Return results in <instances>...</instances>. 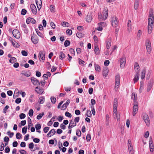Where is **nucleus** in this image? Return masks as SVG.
I'll return each mask as SVG.
<instances>
[{
    "mask_svg": "<svg viewBox=\"0 0 154 154\" xmlns=\"http://www.w3.org/2000/svg\"><path fill=\"white\" fill-rule=\"evenodd\" d=\"M35 30L38 35L41 37H42L43 36V35L40 32L38 29H35Z\"/></svg>",
    "mask_w": 154,
    "mask_h": 154,
    "instance_id": "46",
    "label": "nucleus"
},
{
    "mask_svg": "<svg viewBox=\"0 0 154 154\" xmlns=\"http://www.w3.org/2000/svg\"><path fill=\"white\" fill-rule=\"evenodd\" d=\"M76 135L79 137H80L81 136V132L79 130H76Z\"/></svg>",
    "mask_w": 154,
    "mask_h": 154,
    "instance_id": "49",
    "label": "nucleus"
},
{
    "mask_svg": "<svg viewBox=\"0 0 154 154\" xmlns=\"http://www.w3.org/2000/svg\"><path fill=\"white\" fill-rule=\"evenodd\" d=\"M138 108V107L137 102L134 101L133 107V112L132 113L133 116H135L136 114L137 113Z\"/></svg>",
    "mask_w": 154,
    "mask_h": 154,
    "instance_id": "5",
    "label": "nucleus"
},
{
    "mask_svg": "<svg viewBox=\"0 0 154 154\" xmlns=\"http://www.w3.org/2000/svg\"><path fill=\"white\" fill-rule=\"evenodd\" d=\"M139 2L138 0H136L134 3V8L135 10H137V9Z\"/></svg>",
    "mask_w": 154,
    "mask_h": 154,
    "instance_id": "25",
    "label": "nucleus"
},
{
    "mask_svg": "<svg viewBox=\"0 0 154 154\" xmlns=\"http://www.w3.org/2000/svg\"><path fill=\"white\" fill-rule=\"evenodd\" d=\"M21 54L23 55L26 56L27 55V52L23 50L21 51Z\"/></svg>",
    "mask_w": 154,
    "mask_h": 154,
    "instance_id": "58",
    "label": "nucleus"
},
{
    "mask_svg": "<svg viewBox=\"0 0 154 154\" xmlns=\"http://www.w3.org/2000/svg\"><path fill=\"white\" fill-rule=\"evenodd\" d=\"M141 31L140 30H139L138 32L137 35V40H139L140 39V37L141 36Z\"/></svg>",
    "mask_w": 154,
    "mask_h": 154,
    "instance_id": "29",
    "label": "nucleus"
},
{
    "mask_svg": "<svg viewBox=\"0 0 154 154\" xmlns=\"http://www.w3.org/2000/svg\"><path fill=\"white\" fill-rule=\"evenodd\" d=\"M111 45V42L110 41H108L106 43V48L107 49H109L110 48Z\"/></svg>",
    "mask_w": 154,
    "mask_h": 154,
    "instance_id": "50",
    "label": "nucleus"
},
{
    "mask_svg": "<svg viewBox=\"0 0 154 154\" xmlns=\"http://www.w3.org/2000/svg\"><path fill=\"white\" fill-rule=\"evenodd\" d=\"M94 51L96 54H98L99 53V49L98 47H95Z\"/></svg>",
    "mask_w": 154,
    "mask_h": 154,
    "instance_id": "43",
    "label": "nucleus"
},
{
    "mask_svg": "<svg viewBox=\"0 0 154 154\" xmlns=\"http://www.w3.org/2000/svg\"><path fill=\"white\" fill-rule=\"evenodd\" d=\"M114 115L116 118L117 121H119L120 120L119 115L117 114V112H114Z\"/></svg>",
    "mask_w": 154,
    "mask_h": 154,
    "instance_id": "38",
    "label": "nucleus"
},
{
    "mask_svg": "<svg viewBox=\"0 0 154 154\" xmlns=\"http://www.w3.org/2000/svg\"><path fill=\"white\" fill-rule=\"evenodd\" d=\"M98 27L97 29H97L99 31H101L103 29V27L99 23L98 24Z\"/></svg>",
    "mask_w": 154,
    "mask_h": 154,
    "instance_id": "60",
    "label": "nucleus"
},
{
    "mask_svg": "<svg viewBox=\"0 0 154 154\" xmlns=\"http://www.w3.org/2000/svg\"><path fill=\"white\" fill-rule=\"evenodd\" d=\"M78 60L79 64L83 66H84L85 64L83 63L85 62L80 58L78 59Z\"/></svg>",
    "mask_w": 154,
    "mask_h": 154,
    "instance_id": "41",
    "label": "nucleus"
},
{
    "mask_svg": "<svg viewBox=\"0 0 154 154\" xmlns=\"http://www.w3.org/2000/svg\"><path fill=\"white\" fill-rule=\"evenodd\" d=\"M41 125L40 124H36L35 125V128L36 131L40 129L41 128Z\"/></svg>",
    "mask_w": 154,
    "mask_h": 154,
    "instance_id": "42",
    "label": "nucleus"
},
{
    "mask_svg": "<svg viewBox=\"0 0 154 154\" xmlns=\"http://www.w3.org/2000/svg\"><path fill=\"white\" fill-rule=\"evenodd\" d=\"M86 21L88 22H90L92 19V16L91 13H88L86 17Z\"/></svg>",
    "mask_w": 154,
    "mask_h": 154,
    "instance_id": "17",
    "label": "nucleus"
},
{
    "mask_svg": "<svg viewBox=\"0 0 154 154\" xmlns=\"http://www.w3.org/2000/svg\"><path fill=\"white\" fill-rule=\"evenodd\" d=\"M5 153H9L10 151V149L8 146H7L5 150Z\"/></svg>",
    "mask_w": 154,
    "mask_h": 154,
    "instance_id": "62",
    "label": "nucleus"
},
{
    "mask_svg": "<svg viewBox=\"0 0 154 154\" xmlns=\"http://www.w3.org/2000/svg\"><path fill=\"white\" fill-rule=\"evenodd\" d=\"M30 8L32 13L35 15L37 13V9L35 5L33 4H32L30 5Z\"/></svg>",
    "mask_w": 154,
    "mask_h": 154,
    "instance_id": "12",
    "label": "nucleus"
},
{
    "mask_svg": "<svg viewBox=\"0 0 154 154\" xmlns=\"http://www.w3.org/2000/svg\"><path fill=\"white\" fill-rule=\"evenodd\" d=\"M65 115L66 116L68 117L69 118H71L72 117V115L68 112H65Z\"/></svg>",
    "mask_w": 154,
    "mask_h": 154,
    "instance_id": "54",
    "label": "nucleus"
},
{
    "mask_svg": "<svg viewBox=\"0 0 154 154\" xmlns=\"http://www.w3.org/2000/svg\"><path fill=\"white\" fill-rule=\"evenodd\" d=\"M50 9L51 12H55V6L51 5L50 6Z\"/></svg>",
    "mask_w": 154,
    "mask_h": 154,
    "instance_id": "32",
    "label": "nucleus"
},
{
    "mask_svg": "<svg viewBox=\"0 0 154 154\" xmlns=\"http://www.w3.org/2000/svg\"><path fill=\"white\" fill-rule=\"evenodd\" d=\"M143 118L144 121H145L146 125L149 126L150 124L149 119L147 114L146 113H144L143 114Z\"/></svg>",
    "mask_w": 154,
    "mask_h": 154,
    "instance_id": "6",
    "label": "nucleus"
},
{
    "mask_svg": "<svg viewBox=\"0 0 154 154\" xmlns=\"http://www.w3.org/2000/svg\"><path fill=\"white\" fill-rule=\"evenodd\" d=\"M108 12L107 10L105 9L104 10L103 13V15L105 17H103L102 19V20H105L107 18L108 16Z\"/></svg>",
    "mask_w": 154,
    "mask_h": 154,
    "instance_id": "20",
    "label": "nucleus"
},
{
    "mask_svg": "<svg viewBox=\"0 0 154 154\" xmlns=\"http://www.w3.org/2000/svg\"><path fill=\"white\" fill-rule=\"evenodd\" d=\"M146 49L149 54H150L151 52V45L150 41L147 40L146 42Z\"/></svg>",
    "mask_w": 154,
    "mask_h": 154,
    "instance_id": "3",
    "label": "nucleus"
},
{
    "mask_svg": "<svg viewBox=\"0 0 154 154\" xmlns=\"http://www.w3.org/2000/svg\"><path fill=\"white\" fill-rule=\"evenodd\" d=\"M31 40L32 42L34 44H37L38 41V39L35 36H32L31 37Z\"/></svg>",
    "mask_w": 154,
    "mask_h": 154,
    "instance_id": "18",
    "label": "nucleus"
},
{
    "mask_svg": "<svg viewBox=\"0 0 154 154\" xmlns=\"http://www.w3.org/2000/svg\"><path fill=\"white\" fill-rule=\"evenodd\" d=\"M152 85L153 81L148 83L147 89V92H149L150 90L152 87Z\"/></svg>",
    "mask_w": 154,
    "mask_h": 154,
    "instance_id": "22",
    "label": "nucleus"
},
{
    "mask_svg": "<svg viewBox=\"0 0 154 154\" xmlns=\"http://www.w3.org/2000/svg\"><path fill=\"white\" fill-rule=\"evenodd\" d=\"M120 75L119 74L117 75L115 77V90H117L120 84Z\"/></svg>",
    "mask_w": 154,
    "mask_h": 154,
    "instance_id": "4",
    "label": "nucleus"
},
{
    "mask_svg": "<svg viewBox=\"0 0 154 154\" xmlns=\"http://www.w3.org/2000/svg\"><path fill=\"white\" fill-rule=\"evenodd\" d=\"M66 32L69 35H70L72 34V31L71 29H68L66 31Z\"/></svg>",
    "mask_w": 154,
    "mask_h": 154,
    "instance_id": "56",
    "label": "nucleus"
},
{
    "mask_svg": "<svg viewBox=\"0 0 154 154\" xmlns=\"http://www.w3.org/2000/svg\"><path fill=\"white\" fill-rule=\"evenodd\" d=\"M83 34L81 32H77L76 33L77 36L79 38H82L83 36Z\"/></svg>",
    "mask_w": 154,
    "mask_h": 154,
    "instance_id": "44",
    "label": "nucleus"
},
{
    "mask_svg": "<svg viewBox=\"0 0 154 154\" xmlns=\"http://www.w3.org/2000/svg\"><path fill=\"white\" fill-rule=\"evenodd\" d=\"M61 25L63 27H68L69 26L70 24L66 22H64L61 23Z\"/></svg>",
    "mask_w": 154,
    "mask_h": 154,
    "instance_id": "30",
    "label": "nucleus"
},
{
    "mask_svg": "<svg viewBox=\"0 0 154 154\" xmlns=\"http://www.w3.org/2000/svg\"><path fill=\"white\" fill-rule=\"evenodd\" d=\"M16 59L14 57H11V58L9 60L10 62L11 63H14L16 62Z\"/></svg>",
    "mask_w": 154,
    "mask_h": 154,
    "instance_id": "37",
    "label": "nucleus"
},
{
    "mask_svg": "<svg viewBox=\"0 0 154 154\" xmlns=\"http://www.w3.org/2000/svg\"><path fill=\"white\" fill-rule=\"evenodd\" d=\"M45 53L43 51H40L38 54V57L39 58H41L42 60H45Z\"/></svg>",
    "mask_w": 154,
    "mask_h": 154,
    "instance_id": "14",
    "label": "nucleus"
},
{
    "mask_svg": "<svg viewBox=\"0 0 154 154\" xmlns=\"http://www.w3.org/2000/svg\"><path fill=\"white\" fill-rule=\"evenodd\" d=\"M132 99H133L134 101H136V98H137V94H135V93H132Z\"/></svg>",
    "mask_w": 154,
    "mask_h": 154,
    "instance_id": "39",
    "label": "nucleus"
},
{
    "mask_svg": "<svg viewBox=\"0 0 154 154\" xmlns=\"http://www.w3.org/2000/svg\"><path fill=\"white\" fill-rule=\"evenodd\" d=\"M134 69L135 70H138L139 68V66L138 64V63L137 62H135L134 64Z\"/></svg>",
    "mask_w": 154,
    "mask_h": 154,
    "instance_id": "47",
    "label": "nucleus"
},
{
    "mask_svg": "<svg viewBox=\"0 0 154 154\" xmlns=\"http://www.w3.org/2000/svg\"><path fill=\"white\" fill-rule=\"evenodd\" d=\"M11 38V42L12 43V45L14 47L18 48L20 46L19 45L17 42L14 43V42H13L12 38Z\"/></svg>",
    "mask_w": 154,
    "mask_h": 154,
    "instance_id": "31",
    "label": "nucleus"
},
{
    "mask_svg": "<svg viewBox=\"0 0 154 154\" xmlns=\"http://www.w3.org/2000/svg\"><path fill=\"white\" fill-rule=\"evenodd\" d=\"M111 23L113 27H116L119 24V20L116 16H114L111 19Z\"/></svg>",
    "mask_w": 154,
    "mask_h": 154,
    "instance_id": "2",
    "label": "nucleus"
},
{
    "mask_svg": "<svg viewBox=\"0 0 154 154\" xmlns=\"http://www.w3.org/2000/svg\"><path fill=\"white\" fill-rule=\"evenodd\" d=\"M44 113L43 112L39 114L37 116V119L39 120L42 118V116L44 115Z\"/></svg>",
    "mask_w": 154,
    "mask_h": 154,
    "instance_id": "33",
    "label": "nucleus"
},
{
    "mask_svg": "<svg viewBox=\"0 0 154 154\" xmlns=\"http://www.w3.org/2000/svg\"><path fill=\"white\" fill-rule=\"evenodd\" d=\"M45 101V97L44 96L40 97H39L38 102L40 104H43Z\"/></svg>",
    "mask_w": 154,
    "mask_h": 154,
    "instance_id": "21",
    "label": "nucleus"
},
{
    "mask_svg": "<svg viewBox=\"0 0 154 154\" xmlns=\"http://www.w3.org/2000/svg\"><path fill=\"white\" fill-rule=\"evenodd\" d=\"M21 101V99L20 98H18L16 99V100H15V102L16 103H20Z\"/></svg>",
    "mask_w": 154,
    "mask_h": 154,
    "instance_id": "55",
    "label": "nucleus"
},
{
    "mask_svg": "<svg viewBox=\"0 0 154 154\" xmlns=\"http://www.w3.org/2000/svg\"><path fill=\"white\" fill-rule=\"evenodd\" d=\"M139 78V75L138 73H137L135 75L134 79V83H135L137 82Z\"/></svg>",
    "mask_w": 154,
    "mask_h": 154,
    "instance_id": "28",
    "label": "nucleus"
},
{
    "mask_svg": "<svg viewBox=\"0 0 154 154\" xmlns=\"http://www.w3.org/2000/svg\"><path fill=\"white\" fill-rule=\"evenodd\" d=\"M27 128L26 126H25L22 128V132L24 134H25L26 133L27 131Z\"/></svg>",
    "mask_w": 154,
    "mask_h": 154,
    "instance_id": "36",
    "label": "nucleus"
},
{
    "mask_svg": "<svg viewBox=\"0 0 154 154\" xmlns=\"http://www.w3.org/2000/svg\"><path fill=\"white\" fill-rule=\"evenodd\" d=\"M131 20H129L128 21L127 24V27L128 30L129 32H130L131 31Z\"/></svg>",
    "mask_w": 154,
    "mask_h": 154,
    "instance_id": "23",
    "label": "nucleus"
},
{
    "mask_svg": "<svg viewBox=\"0 0 154 154\" xmlns=\"http://www.w3.org/2000/svg\"><path fill=\"white\" fill-rule=\"evenodd\" d=\"M146 72V71L145 69H143L142 70L141 73V75L140 76L141 79H143L145 77Z\"/></svg>",
    "mask_w": 154,
    "mask_h": 154,
    "instance_id": "26",
    "label": "nucleus"
},
{
    "mask_svg": "<svg viewBox=\"0 0 154 154\" xmlns=\"http://www.w3.org/2000/svg\"><path fill=\"white\" fill-rule=\"evenodd\" d=\"M49 130V128L48 127H45L43 129V131L45 133H47Z\"/></svg>",
    "mask_w": 154,
    "mask_h": 154,
    "instance_id": "57",
    "label": "nucleus"
},
{
    "mask_svg": "<svg viewBox=\"0 0 154 154\" xmlns=\"http://www.w3.org/2000/svg\"><path fill=\"white\" fill-rule=\"evenodd\" d=\"M51 100L52 103L53 104H55L56 102V98L54 97H51Z\"/></svg>",
    "mask_w": 154,
    "mask_h": 154,
    "instance_id": "45",
    "label": "nucleus"
},
{
    "mask_svg": "<svg viewBox=\"0 0 154 154\" xmlns=\"http://www.w3.org/2000/svg\"><path fill=\"white\" fill-rule=\"evenodd\" d=\"M13 35L17 39L20 38V34L19 31L16 29H14L12 32Z\"/></svg>",
    "mask_w": 154,
    "mask_h": 154,
    "instance_id": "8",
    "label": "nucleus"
},
{
    "mask_svg": "<svg viewBox=\"0 0 154 154\" xmlns=\"http://www.w3.org/2000/svg\"><path fill=\"white\" fill-rule=\"evenodd\" d=\"M149 143L150 151L151 152H152L153 151L154 149V146L153 143L152 138L151 137H149Z\"/></svg>",
    "mask_w": 154,
    "mask_h": 154,
    "instance_id": "11",
    "label": "nucleus"
},
{
    "mask_svg": "<svg viewBox=\"0 0 154 154\" xmlns=\"http://www.w3.org/2000/svg\"><path fill=\"white\" fill-rule=\"evenodd\" d=\"M21 74L23 76H26V77H28L29 76V74L26 71H22L21 72Z\"/></svg>",
    "mask_w": 154,
    "mask_h": 154,
    "instance_id": "34",
    "label": "nucleus"
},
{
    "mask_svg": "<svg viewBox=\"0 0 154 154\" xmlns=\"http://www.w3.org/2000/svg\"><path fill=\"white\" fill-rule=\"evenodd\" d=\"M4 144L3 142L1 143V144L0 146V151H2L4 149Z\"/></svg>",
    "mask_w": 154,
    "mask_h": 154,
    "instance_id": "59",
    "label": "nucleus"
},
{
    "mask_svg": "<svg viewBox=\"0 0 154 154\" xmlns=\"http://www.w3.org/2000/svg\"><path fill=\"white\" fill-rule=\"evenodd\" d=\"M56 131L55 129H52L47 134V137H50L53 136L55 134Z\"/></svg>",
    "mask_w": 154,
    "mask_h": 154,
    "instance_id": "16",
    "label": "nucleus"
},
{
    "mask_svg": "<svg viewBox=\"0 0 154 154\" xmlns=\"http://www.w3.org/2000/svg\"><path fill=\"white\" fill-rule=\"evenodd\" d=\"M7 134L9 135L10 137L11 138L14 135V133L13 132H11L10 131L7 132Z\"/></svg>",
    "mask_w": 154,
    "mask_h": 154,
    "instance_id": "51",
    "label": "nucleus"
},
{
    "mask_svg": "<svg viewBox=\"0 0 154 154\" xmlns=\"http://www.w3.org/2000/svg\"><path fill=\"white\" fill-rule=\"evenodd\" d=\"M154 17L152 11H150L148 19V32L149 34H150L153 26Z\"/></svg>",
    "mask_w": 154,
    "mask_h": 154,
    "instance_id": "1",
    "label": "nucleus"
},
{
    "mask_svg": "<svg viewBox=\"0 0 154 154\" xmlns=\"http://www.w3.org/2000/svg\"><path fill=\"white\" fill-rule=\"evenodd\" d=\"M85 115L87 117H91L92 115L91 111L90 110H87Z\"/></svg>",
    "mask_w": 154,
    "mask_h": 154,
    "instance_id": "40",
    "label": "nucleus"
},
{
    "mask_svg": "<svg viewBox=\"0 0 154 154\" xmlns=\"http://www.w3.org/2000/svg\"><path fill=\"white\" fill-rule=\"evenodd\" d=\"M109 70L107 67L104 68L103 71V74L104 76H106L108 73Z\"/></svg>",
    "mask_w": 154,
    "mask_h": 154,
    "instance_id": "19",
    "label": "nucleus"
},
{
    "mask_svg": "<svg viewBox=\"0 0 154 154\" xmlns=\"http://www.w3.org/2000/svg\"><path fill=\"white\" fill-rule=\"evenodd\" d=\"M16 137L17 139H20L22 137V135L19 133H17L16 134Z\"/></svg>",
    "mask_w": 154,
    "mask_h": 154,
    "instance_id": "48",
    "label": "nucleus"
},
{
    "mask_svg": "<svg viewBox=\"0 0 154 154\" xmlns=\"http://www.w3.org/2000/svg\"><path fill=\"white\" fill-rule=\"evenodd\" d=\"M94 65L95 70L96 71L100 72L101 71V68L98 64L94 63Z\"/></svg>",
    "mask_w": 154,
    "mask_h": 154,
    "instance_id": "24",
    "label": "nucleus"
},
{
    "mask_svg": "<svg viewBox=\"0 0 154 154\" xmlns=\"http://www.w3.org/2000/svg\"><path fill=\"white\" fill-rule=\"evenodd\" d=\"M128 146L130 154H133L134 149L130 140H128Z\"/></svg>",
    "mask_w": 154,
    "mask_h": 154,
    "instance_id": "7",
    "label": "nucleus"
},
{
    "mask_svg": "<svg viewBox=\"0 0 154 154\" xmlns=\"http://www.w3.org/2000/svg\"><path fill=\"white\" fill-rule=\"evenodd\" d=\"M65 55L62 51H60V53L59 58L60 59L63 60L65 57Z\"/></svg>",
    "mask_w": 154,
    "mask_h": 154,
    "instance_id": "27",
    "label": "nucleus"
},
{
    "mask_svg": "<svg viewBox=\"0 0 154 154\" xmlns=\"http://www.w3.org/2000/svg\"><path fill=\"white\" fill-rule=\"evenodd\" d=\"M118 106V100L116 98L114 99L113 104V112H117V108Z\"/></svg>",
    "mask_w": 154,
    "mask_h": 154,
    "instance_id": "9",
    "label": "nucleus"
},
{
    "mask_svg": "<svg viewBox=\"0 0 154 154\" xmlns=\"http://www.w3.org/2000/svg\"><path fill=\"white\" fill-rule=\"evenodd\" d=\"M35 91L37 92L38 94H42L44 92L43 89L42 88H40L38 87H36L35 88Z\"/></svg>",
    "mask_w": 154,
    "mask_h": 154,
    "instance_id": "15",
    "label": "nucleus"
},
{
    "mask_svg": "<svg viewBox=\"0 0 154 154\" xmlns=\"http://www.w3.org/2000/svg\"><path fill=\"white\" fill-rule=\"evenodd\" d=\"M70 44V42L69 40H66L64 43V45L65 47L69 46Z\"/></svg>",
    "mask_w": 154,
    "mask_h": 154,
    "instance_id": "35",
    "label": "nucleus"
},
{
    "mask_svg": "<svg viewBox=\"0 0 154 154\" xmlns=\"http://www.w3.org/2000/svg\"><path fill=\"white\" fill-rule=\"evenodd\" d=\"M20 152L21 154H27L26 152L23 150L21 149L20 150Z\"/></svg>",
    "mask_w": 154,
    "mask_h": 154,
    "instance_id": "64",
    "label": "nucleus"
},
{
    "mask_svg": "<svg viewBox=\"0 0 154 154\" xmlns=\"http://www.w3.org/2000/svg\"><path fill=\"white\" fill-rule=\"evenodd\" d=\"M9 108V106L8 105L6 106L3 109V112L5 113L6 112L7 110Z\"/></svg>",
    "mask_w": 154,
    "mask_h": 154,
    "instance_id": "61",
    "label": "nucleus"
},
{
    "mask_svg": "<svg viewBox=\"0 0 154 154\" xmlns=\"http://www.w3.org/2000/svg\"><path fill=\"white\" fill-rule=\"evenodd\" d=\"M120 67L123 68L126 63V58L125 56H123L122 58H120Z\"/></svg>",
    "mask_w": 154,
    "mask_h": 154,
    "instance_id": "10",
    "label": "nucleus"
},
{
    "mask_svg": "<svg viewBox=\"0 0 154 154\" xmlns=\"http://www.w3.org/2000/svg\"><path fill=\"white\" fill-rule=\"evenodd\" d=\"M51 26L52 28L53 29H55L56 27V25L53 22H51L50 23Z\"/></svg>",
    "mask_w": 154,
    "mask_h": 154,
    "instance_id": "63",
    "label": "nucleus"
},
{
    "mask_svg": "<svg viewBox=\"0 0 154 154\" xmlns=\"http://www.w3.org/2000/svg\"><path fill=\"white\" fill-rule=\"evenodd\" d=\"M19 117L20 119H23L25 117L26 115L24 113H21L20 114Z\"/></svg>",
    "mask_w": 154,
    "mask_h": 154,
    "instance_id": "53",
    "label": "nucleus"
},
{
    "mask_svg": "<svg viewBox=\"0 0 154 154\" xmlns=\"http://www.w3.org/2000/svg\"><path fill=\"white\" fill-rule=\"evenodd\" d=\"M31 80L32 84L35 85H40L39 82L34 78H32Z\"/></svg>",
    "mask_w": 154,
    "mask_h": 154,
    "instance_id": "13",
    "label": "nucleus"
},
{
    "mask_svg": "<svg viewBox=\"0 0 154 154\" xmlns=\"http://www.w3.org/2000/svg\"><path fill=\"white\" fill-rule=\"evenodd\" d=\"M27 12V11L24 9H23L21 11V14L22 15H24L26 14Z\"/></svg>",
    "mask_w": 154,
    "mask_h": 154,
    "instance_id": "52",
    "label": "nucleus"
}]
</instances>
